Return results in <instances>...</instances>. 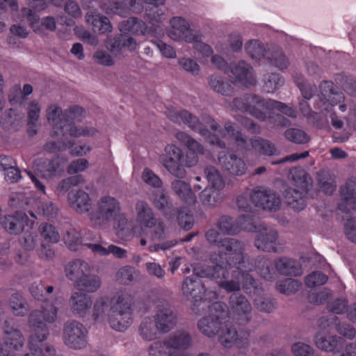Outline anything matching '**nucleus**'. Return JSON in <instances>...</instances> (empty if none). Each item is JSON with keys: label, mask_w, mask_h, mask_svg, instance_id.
<instances>
[{"label": "nucleus", "mask_w": 356, "mask_h": 356, "mask_svg": "<svg viewBox=\"0 0 356 356\" xmlns=\"http://www.w3.org/2000/svg\"><path fill=\"white\" fill-rule=\"evenodd\" d=\"M169 118L178 124L187 125L193 131L204 137L210 144L219 148L223 149L226 147V143L222 139L227 134L234 140L239 149L250 151L252 148L251 138L248 139L241 129L231 122H226L222 129L210 115H202L200 121L197 116L186 110L170 111Z\"/></svg>", "instance_id": "1"}, {"label": "nucleus", "mask_w": 356, "mask_h": 356, "mask_svg": "<svg viewBox=\"0 0 356 356\" xmlns=\"http://www.w3.org/2000/svg\"><path fill=\"white\" fill-rule=\"evenodd\" d=\"M226 260L228 264H214L215 266L210 268L211 277L220 279V288L227 292L238 291L241 288L249 296L261 293V283L250 274V272L257 269L256 264L250 261L245 252L242 253V259L238 261H235L234 258Z\"/></svg>", "instance_id": "2"}, {"label": "nucleus", "mask_w": 356, "mask_h": 356, "mask_svg": "<svg viewBox=\"0 0 356 356\" xmlns=\"http://www.w3.org/2000/svg\"><path fill=\"white\" fill-rule=\"evenodd\" d=\"M53 291L52 286H45L42 310H34L30 314L29 323L32 330L29 340L30 353H26L24 356H55L56 350L51 345L42 344V341L46 340L49 335L46 322H54L57 316V308L54 304H49L46 297Z\"/></svg>", "instance_id": "3"}, {"label": "nucleus", "mask_w": 356, "mask_h": 356, "mask_svg": "<svg viewBox=\"0 0 356 356\" xmlns=\"http://www.w3.org/2000/svg\"><path fill=\"white\" fill-rule=\"evenodd\" d=\"M205 237L211 245L218 247L220 250L211 254L210 260L213 264L225 265L227 259L234 258L236 260L242 259V253L245 251V245L241 241L232 238H220V233L215 229H209Z\"/></svg>", "instance_id": "4"}, {"label": "nucleus", "mask_w": 356, "mask_h": 356, "mask_svg": "<svg viewBox=\"0 0 356 356\" xmlns=\"http://www.w3.org/2000/svg\"><path fill=\"white\" fill-rule=\"evenodd\" d=\"M257 273L260 276L268 281L275 280L277 274L284 276L298 277L302 274V266L297 260L288 257H280L275 260L273 264L268 258L261 256L254 261Z\"/></svg>", "instance_id": "5"}, {"label": "nucleus", "mask_w": 356, "mask_h": 356, "mask_svg": "<svg viewBox=\"0 0 356 356\" xmlns=\"http://www.w3.org/2000/svg\"><path fill=\"white\" fill-rule=\"evenodd\" d=\"M85 110L77 105L70 106L61 115L59 120L54 124L51 132V137L65 136L67 134L74 138L93 135L95 129L88 127H77L75 121H80L83 117Z\"/></svg>", "instance_id": "6"}, {"label": "nucleus", "mask_w": 356, "mask_h": 356, "mask_svg": "<svg viewBox=\"0 0 356 356\" xmlns=\"http://www.w3.org/2000/svg\"><path fill=\"white\" fill-rule=\"evenodd\" d=\"M251 203L264 210L276 211L280 207L281 200L273 191L257 186L251 192L250 198L245 194L237 197L236 204L243 211H250Z\"/></svg>", "instance_id": "7"}, {"label": "nucleus", "mask_w": 356, "mask_h": 356, "mask_svg": "<svg viewBox=\"0 0 356 356\" xmlns=\"http://www.w3.org/2000/svg\"><path fill=\"white\" fill-rule=\"evenodd\" d=\"M132 297L125 291H120L112 299L111 309L114 313L109 318V324L112 329L124 332L133 322Z\"/></svg>", "instance_id": "8"}, {"label": "nucleus", "mask_w": 356, "mask_h": 356, "mask_svg": "<svg viewBox=\"0 0 356 356\" xmlns=\"http://www.w3.org/2000/svg\"><path fill=\"white\" fill-rule=\"evenodd\" d=\"M309 175L303 170L298 172V175H293V179L298 188H288L284 192L286 204L293 210L300 211L307 205V195L309 191Z\"/></svg>", "instance_id": "9"}, {"label": "nucleus", "mask_w": 356, "mask_h": 356, "mask_svg": "<svg viewBox=\"0 0 356 356\" xmlns=\"http://www.w3.org/2000/svg\"><path fill=\"white\" fill-rule=\"evenodd\" d=\"M228 316L223 321L225 330L219 335L220 343L225 348L231 347L234 343L239 349H247L249 346L250 331L246 325H238Z\"/></svg>", "instance_id": "10"}, {"label": "nucleus", "mask_w": 356, "mask_h": 356, "mask_svg": "<svg viewBox=\"0 0 356 356\" xmlns=\"http://www.w3.org/2000/svg\"><path fill=\"white\" fill-rule=\"evenodd\" d=\"M209 316L202 318L198 321L200 330L207 337L216 334L222 325L223 321L227 317V306L221 302H214L209 306Z\"/></svg>", "instance_id": "11"}, {"label": "nucleus", "mask_w": 356, "mask_h": 356, "mask_svg": "<svg viewBox=\"0 0 356 356\" xmlns=\"http://www.w3.org/2000/svg\"><path fill=\"white\" fill-rule=\"evenodd\" d=\"M120 211L118 200L111 196L105 195L98 201L97 209L89 213L90 219L94 226L100 227L115 217Z\"/></svg>", "instance_id": "12"}, {"label": "nucleus", "mask_w": 356, "mask_h": 356, "mask_svg": "<svg viewBox=\"0 0 356 356\" xmlns=\"http://www.w3.org/2000/svg\"><path fill=\"white\" fill-rule=\"evenodd\" d=\"M209 274L210 267H207L206 269H202L201 271H199L197 266L193 268V274L186 277L182 284L183 293L188 300L194 302L202 301L204 292V285L201 277H211Z\"/></svg>", "instance_id": "13"}, {"label": "nucleus", "mask_w": 356, "mask_h": 356, "mask_svg": "<svg viewBox=\"0 0 356 356\" xmlns=\"http://www.w3.org/2000/svg\"><path fill=\"white\" fill-rule=\"evenodd\" d=\"M264 99L254 94H246L242 97H236L232 102V106L236 110L249 113L260 121L266 119V113L260 110L263 108Z\"/></svg>", "instance_id": "14"}, {"label": "nucleus", "mask_w": 356, "mask_h": 356, "mask_svg": "<svg viewBox=\"0 0 356 356\" xmlns=\"http://www.w3.org/2000/svg\"><path fill=\"white\" fill-rule=\"evenodd\" d=\"M231 311L228 316L238 325H247L250 319L252 307L248 299L243 295L234 293L229 298Z\"/></svg>", "instance_id": "15"}, {"label": "nucleus", "mask_w": 356, "mask_h": 356, "mask_svg": "<svg viewBox=\"0 0 356 356\" xmlns=\"http://www.w3.org/2000/svg\"><path fill=\"white\" fill-rule=\"evenodd\" d=\"M321 96L317 97L314 108L320 113L330 112L332 108L340 104L344 97L342 94H334V83L330 81H323L319 86Z\"/></svg>", "instance_id": "16"}, {"label": "nucleus", "mask_w": 356, "mask_h": 356, "mask_svg": "<svg viewBox=\"0 0 356 356\" xmlns=\"http://www.w3.org/2000/svg\"><path fill=\"white\" fill-rule=\"evenodd\" d=\"M175 137L188 149L186 155L183 154L182 156L181 168L195 166L198 162V155L204 154V147L185 132L179 131L176 134Z\"/></svg>", "instance_id": "17"}, {"label": "nucleus", "mask_w": 356, "mask_h": 356, "mask_svg": "<svg viewBox=\"0 0 356 356\" xmlns=\"http://www.w3.org/2000/svg\"><path fill=\"white\" fill-rule=\"evenodd\" d=\"M88 332L80 323L73 321L65 324L63 330V340L66 346L74 349L86 346Z\"/></svg>", "instance_id": "18"}, {"label": "nucleus", "mask_w": 356, "mask_h": 356, "mask_svg": "<svg viewBox=\"0 0 356 356\" xmlns=\"http://www.w3.org/2000/svg\"><path fill=\"white\" fill-rule=\"evenodd\" d=\"M165 152L166 154L162 158L163 165L172 175L183 178L186 171L181 168L182 150L173 144H168L165 147Z\"/></svg>", "instance_id": "19"}, {"label": "nucleus", "mask_w": 356, "mask_h": 356, "mask_svg": "<svg viewBox=\"0 0 356 356\" xmlns=\"http://www.w3.org/2000/svg\"><path fill=\"white\" fill-rule=\"evenodd\" d=\"M0 224L6 232L16 235L20 234L25 227H31L33 222L29 219L25 212L16 211L13 214L1 217Z\"/></svg>", "instance_id": "20"}, {"label": "nucleus", "mask_w": 356, "mask_h": 356, "mask_svg": "<svg viewBox=\"0 0 356 356\" xmlns=\"http://www.w3.org/2000/svg\"><path fill=\"white\" fill-rule=\"evenodd\" d=\"M218 159L222 168L231 175L242 176L247 171L248 167L243 159L234 153L221 152Z\"/></svg>", "instance_id": "21"}, {"label": "nucleus", "mask_w": 356, "mask_h": 356, "mask_svg": "<svg viewBox=\"0 0 356 356\" xmlns=\"http://www.w3.org/2000/svg\"><path fill=\"white\" fill-rule=\"evenodd\" d=\"M4 348H0V356H17L15 351L24 346V339L21 332L7 326L4 330Z\"/></svg>", "instance_id": "22"}, {"label": "nucleus", "mask_w": 356, "mask_h": 356, "mask_svg": "<svg viewBox=\"0 0 356 356\" xmlns=\"http://www.w3.org/2000/svg\"><path fill=\"white\" fill-rule=\"evenodd\" d=\"M339 193L341 202L338 204V209L350 214L351 210L356 209V181L348 179L346 184L340 187Z\"/></svg>", "instance_id": "23"}, {"label": "nucleus", "mask_w": 356, "mask_h": 356, "mask_svg": "<svg viewBox=\"0 0 356 356\" xmlns=\"http://www.w3.org/2000/svg\"><path fill=\"white\" fill-rule=\"evenodd\" d=\"M277 232L273 228L263 227L257 234L254 245L266 252H277Z\"/></svg>", "instance_id": "24"}, {"label": "nucleus", "mask_w": 356, "mask_h": 356, "mask_svg": "<svg viewBox=\"0 0 356 356\" xmlns=\"http://www.w3.org/2000/svg\"><path fill=\"white\" fill-rule=\"evenodd\" d=\"M170 24L173 29L170 36L174 40L182 39L187 42L195 40L196 35L193 34L188 22L181 17H174L170 19Z\"/></svg>", "instance_id": "25"}, {"label": "nucleus", "mask_w": 356, "mask_h": 356, "mask_svg": "<svg viewBox=\"0 0 356 356\" xmlns=\"http://www.w3.org/2000/svg\"><path fill=\"white\" fill-rule=\"evenodd\" d=\"M67 159L58 155L51 159H47L40 165V171L44 178H52L60 176L64 171Z\"/></svg>", "instance_id": "26"}, {"label": "nucleus", "mask_w": 356, "mask_h": 356, "mask_svg": "<svg viewBox=\"0 0 356 356\" xmlns=\"http://www.w3.org/2000/svg\"><path fill=\"white\" fill-rule=\"evenodd\" d=\"M154 323L159 332L168 333L176 325L177 316L169 307L159 309L154 316Z\"/></svg>", "instance_id": "27"}, {"label": "nucleus", "mask_w": 356, "mask_h": 356, "mask_svg": "<svg viewBox=\"0 0 356 356\" xmlns=\"http://www.w3.org/2000/svg\"><path fill=\"white\" fill-rule=\"evenodd\" d=\"M229 70L235 81L247 86L256 83V79L252 74V67L243 60L237 64L230 65Z\"/></svg>", "instance_id": "28"}, {"label": "nucleus", "mask_w": 356, "mask_h": 356, "mask_svg": "<svg viewBox=\"0 0 356 356\" xmlns=\"http://www.w3.org/2000/svg\"><path fill=\"white\" fill-rule=\"evenodd\" d=\"M165 343L172 350H184L192 345L191 334L184 330H177L165 338Z\"/></svg>", "instance_id": "29"}, {"label": "nucleus", "mask_w": 356, "mask_h": 356, "mask_svg": "<svg viewBox=\"0 0 356 356\" xmlns=\"http://www.w3.org/2000/svg\"><path fill=\"white\" fill-rule=\"evenodd\" d=\"M72 208L79 213L88 211L90 204L89 195L83 190H71L67 195Z\"/></svg>", "instance_id": "30"}, {"label": "nucleus", "mask_w": 356, "mask_h": 356, "mask_svg": "<svg viewBox=\"0 0 356 356\" xmlns=\"http://www.w3.org/2000/svg\"><path fill=\"white\" fill-rule=\"evenodd\" d=\"M136 220L140 226L152 228L156 225V218L150 207L144 201H138L136 204Z\"/></svg>", "instance_id": "31"}, {"label": "nucleus", "mask_w": 356, "mask_h": 356, "mask_svg": "<svg viewBox=\"0 0 356 356\" xmlns=\"http://www.w3.org/2000/svg\"><path fill=\"white\" fill-rule=\"evenodd\" d=\"M86 19L95 32L106 33L112 31L113 26L109 19L100 13L88 12L86 15Z\"/></svg>", "instance_id": "32"}, {"label": "nucleus", "mask_w": 356, "mask_h": 356, "mask_svg": "<svg viewBox=\"0 0 356 356\" xmlns=\"http://www.w3.org/2000/svg\"><path fill=\"white\" fill-rule=\"evenodd\" d=\"M65 271L67 277L76 284L79 279L90 271V266L85 261L76 259L66 265Z\"/></svg>", "instance_id": "33"}, {"label": "nucleus", "mask_w": 356, "mask_h": 356, "mask_svg": "<svg viewBox=\"0 0 356 356\" xmlns=\"http://www.w3.org/2000/svg\"><path fill=\"white\" fill-rule=\"evenodd\" d=\"M172 188L186 204L193 205L195 203L196 196L189 184L181 180H175L172 182Z\"/></svg>", "instance_id": "34"}, {"label": "nucleus", "mask_w": 356, "mask_h": 356, "mask_svg": "<svg viewBox=\"0 0 356 356\" xmlns=\"http://www.w3.org/2000/svg\"><path fill=\"white\" fill-rule=\"evenodd\" d=\"M72 312L80 316L83 315L91 307L90 296L81 292L74 293L70 300Z\"/></svg>", "instance_id": "35"}, {"label": "nucleus", "mask_w": 356, "mask_h": 356, "mask_svg": "<svg viewBox=\"0 0 356 356\" xmlns=\"http://www.w3.org/2000/svg\"><path fill=\"white\" fill-rule=\"evenodd\" d=\"M321 324L326 323L328 326L334 325L336 330L343 337L353 339L356 334L355 328L348 323H341L338 317L335 316L322 317L320 319Z\"/></svg>", "instance_id": "36"}, {"label": "nucleus", "mask_w": 356, "mask_h": 356, "mask_svg": "<svg viewBox=\"0 0 356 356\" xmlns=\"http://www.w3.org/2000/svg\"><path fill=\"white\" fill-rule=\"evenodd\" d=\"M119 29L122 33L143 35L147 29L146 24L136 17H129L119 24Z\"/></svg>", "instance_id": "37"}, {"label": "nucleus", "mask_w": 356, "mask_h": 356, "mask_svg": "<svg viewBox=\"0 0 356 356\" xmlns=\"http://www.w3.org/2000/svg\"><path fill=\"white\" fill-rule=\"evenodd\" d=\"M111 51L121 50L123 48H127L130 51L135 50L136 49V42L127 33H123L122 34L116 35L111 42L108 44Z\"/></svg>", "instance_id": "38"}, {"label": "nucleus", "mask_w": 356, "mask_h": 356, "mask_svg": "<svg viewBox=\"0 0 356 356\" xmlns=\"http://www.w3.org/2000/svg\"><path fill=\"white\" fill-rule=\"evenodd\" d=\"M341 340V338L336 336H322L319 333L315 335L316 346L326 352H334L337 350Z\"/></svg>", "instance_id": "39"}, {"label": "nucleus", "mask_w": 356, "mask_h": 356, "mask_svg": "<svg viewBox=\"0 0 356 356\" xmlns=\"http://www.w3.org/2000/svg\"><path fill=\"white\" fill-rule=\"evenodd\" d=\"M246 53L254 60L267 58L269 54V49H266L261 42L257 40H249L245 45Z\"/></svg>", "instance_id": "40"}, {"label": "nucleus", "mask_w": 356, "mask_h": 356, "mask_svg": "<svg viewBox=\"0 0 356 356\" xmlns=\"http://www.w3.org/2000/svg\"><path fill=\"white\" fill-rule=\"evenodd\" d=\"M266 60L271 65L281 70L286 69L289 65L287 57L283 51L277 47L269 48V54Z\"/></svg>", "instance_id": "41"}, {"label": "nucleus", "mask_w": 356, "mask_h": 356, "mask_svg": "<svg viewBox=\"0 0 356 356\" xmlns=\"http://www.w3.org/2000/svg\"><path fill=\"white\" fill-rule=\"evenodd\" d=\"M209 84L215 92L224 96H231L234 93L232 84L220 76L211 75L209 79Z\"/></svg>", "instance_id": "42"}, {"label": "nucleus", "mask_w": 356, "mask_h": 356, "mask_svg": "<svg viewBox=\"0 0 356 356\" xmlns=\"http://www.w3.org/2000/svg\"><path fill=\"white\" fill-rule=\"evenodd\" d=\"M252 149L261 154L266 156L274 155L276 152L275 145L270 141L259 136L251 138Z\"/></svg>", "instance_id": "43"}, {"label": "nucleus", "mask_w": 356, "mask_h": 356, "mask_svg": "<svg viewBox=\"0 0 356 356\" xmlns=\"http://www.w3.org/2000/svg\"><path fill=\"white\" fill-rule=\"evenodd\" d=\"M76 286L81 291L93 293L100 287L101 280L97 275L86 274L81 279H79Z\"/></svg>", "instance_id": "44"}, {"label": "nucleus", "mask_w": 356, "mask_h": 356, "mask_svg": "<svg viewBox=\"0 0 356 356\" xmlns=\"http://www.w3.org/2000/svg\"><path fill=\"white\" fill-rule=\"evenodd\" d=\"M250 296H255L253 300L254 304L256 308L261 312L270 313L276 307L275 300L271 298L264 297L263 289L260 294H251Z\"/></svg>", "instance_id": "45"}, {"label": "nucleus", "mask_w": 356, "mask_h": 356, "mask_svg": "<svg viewBox=\"0 0 356 356\" xmlns=\"http://www.w3.org/2000/svg\"><path fill=\"white\" fill-rule=\"evenodd\" d=\"M263 108L266 109V111L277 109L282 113L290 118H296L297 115L296 111L293 109L292 107L289 106L288 105L283 102L270 99H264Z\"/></svg>", "instance_id": "46"}, {"label": "nucleus", "mask_w": 356, "mask_h": 356, "mask_svg": "<svg viewBox=\"0 0 356 356\" xmlns=\"http://www.w3.org/2000/svg\"><path fill=\"white\" fill-rule=\"evenodd\" d=\"M10 305L15 316H25L29 308L27 302L19 293H15L10 298Z\"/></svg>", "instance_id": "47"}, {"label": "nucleus", "mask_w": 356, "mask_h": 356, "mask_svg": "<svg viewBox=\"0 0 356 356\" xmlns=\"http://www.w3.org/2000/svg\"><path fill=\"white\" fill-rule=\"evenodd\" d=\"M158 330L150 318H145L140 326L139 332L145 341H152L157 337Z\"/></svg>", "instance_id": "48"}, {"label": "nucleus", "mask_w": 356, "mask_h": 356, "mask_svg": "<svg viewBox=\"0 0 356 356\" xmlns=\"http://www.w3.org/2000/svg\"><path fill=\"white\" fill-rule=\"evenodd\" d=\"M301 286L302 284L299 281L291 278H286L279 281L276 284V288L281 293L289 295L298 291Z\"/></svg>", "instance_id": "49"}, {"label": "nucleus", "mask_w": 356, "mask_h": 356, "mask_svg": "<svg viewBox=\"0 0 356 356\" xmlns=\"http://www.w3.org/2000/svg\"><path fill=\"white\" fill-rule=\"evenodd\" d=\"M99 8L106 15H117L122 17V0H102Z\"/></svg>", "instance_id": "50"}, {"label": "nucleus", "mask_w": 356, "mask_h": 356, "mask_svg": "<svg viewBox=\"0 0 356 356\" xmlns=\"http://www.w3.org/2000/svg\"><path fill=\"white\" fill-rule=\"evenodd\" d=\"M217 227L223 234L234 235L238 232V226L236 222L227 216H222L219 218Z\"/></svg>", "instance_id": "51"}, {"label": "nucleus", "mask_w": 356, "mask_h": 356, "mask_svg": "<svg viewBox=\"0 0 356 356\" xmlns=\"http://www.w3.org/2000/svg\"><path fill=\"white\" fill-rule=\"evenodd\" d=\"M204 173L208 182L211 185L212 188L220 190L224 187V180L216 168L213 166L207 167Z\"/></svg>", "instance_id": "52"}, {"label": "nucleus", "mask_w": 356, "mask_h": 356, "mask_svg": "<svg viewBox=\"0 0 356 356\" xmlns=\"http://www.w3.org/2000/svg\"><path fill=\"white\" fill-rule=\"evenodd\" d=\"M177 220L179 225L185 230H189L193 226V216L187 207H183L179 209Z\"/></svg>", "instance_id": "53"}, {"label": "nucleus", "mask_w": 356, "mask_h": 356, "mask_svg": "<svg viewBox=\"0 0 356 356\" xmlns=\"http://www.w3.org/2000/svg\"><path fill=\"white\" fill-rule=\"evenodd\" d=\"M29 8H23L22 9V15L26 18L30 27L38 34H43V29L39 26L40 17L35 10Z\"/></svg>", "instance_id": "54"}, {"label": "nucleus", "mask_w": 356, "mask_h": 356, "mask_svg": "<svg viewBox=\"0 0 356 356\" xmlns=\"http://www.w3.org/2000/svg\"><path fill=\"white\" fill-rule=\"evenodd\" d=\"M33 92V87L31 85L26 83L23 86L22 90L19 86H16L13 88V90L9 95V101L12 104H22L24 98L31 94Z\"/></svg>", "instance_id": "55"}, {"label": "nucleus", "mask_w": 356, "mask_h": 356, "mask_svg": "<svg viewBox=\"0 0 356 356\" xmlns=\"http://www.w3.org/2000/svg\"><path fill=\"white\" fill-rule=\"evenodd\" d=\"M284 137L289 141L296 144H305L309 140V136L304 131L296 128L286 129Z\"/></svg>", "instance_id": "56"}, {"label": "nucleus", "mask_w": 356, "mask_h": 356, "mask_svg": "<svg viewBox=\"0 0 356 356\" xmlns=\"http://www.w3.org/2000/svg\"><path fill=\"white\" fill-rule=\"evenodd\" d=\"M284 84V79L280 74L271 73L265 76L264 90L266 92H273Z\"/></svg>", "instance_id": "57"}, {"label": "nucleus", "mask_w": 356, "mask_h": 356, "mask_svg": "<svg viewBox=\"0 0 356 356\" xmlns=\"http://www.w3.org/2000/svg\"><path fill=\"white\" fill-rule=\"evenodd\" d=\"M39 231L42 238L47 242L54 243L59 241V234L54 226L51 224L47 222L42 223L39 227Z\"/></svg>", "instance_id": "58"}, {"label": "nucleus", "mask_w": 356, "mask_h": 356, "mask_svg": "<svg viewBox=\"0 0 356 356\" xmlns=\"http://www.w3.org/2000/svg\"><path fill=\"white\" fill-rule=\"evenodd\" d=\"M63 241L70 250L75 251L81 243V236L75 229L70 228L64 235Z\"/></svg>", "instance_id": "59"}, {"label": "nucleus", "mask_w": 356, "mask_h": 356, "mask_svg": "<svg viewBox=\"0 0 356 356\" xmlns=\"http://www.w3.org/2000/svg\"><path fill=\"white\" fill-rule=\"evenodd\" d=\"M171 350L165 343V339L163 341H156L152 343L148 348L149 356H172Z\"/></svg>", "instance_id": "60"}, {"label": "nucleus", "mask_w": 356, "mask_h": 356, "mask_svg": "<svg viewBox=\"0 0 356 356\" xmlns=\"http://www.w3.org/2000/svg\"><path fill=\"white\" fill-rule=\"evenodd\" d=\"M327 281V277L320 271H314L306 276L305 279V284L309 288L323 285Z\"/></svg>", "instance_id": "61"}, {"label": "nucleus", "mask_w": 356, "mask_h": 356, "mask_svg": "<svg viewBox=\"0 0 356 356\" xmlns=\"http://www.w3.org/2000/svg\"><path fill=\"white\" fill-rule=\"evenodd\" d=\"M122 17H127L130 13H140L143 5L139 0H122Z\"/></svg>", "instance_id": "62"}, {"label": "nucleus", "mask_w": 356, "mask_h": 356, "mask_svg": "<svg viewBox=\"0 0 356 356\" xmlns=\"http://www.w3.org/2000/svg\"><path fill=\"white\" fill-rule=\"evenodd\" d=\"M31 202V199L24 193H17L10 197L9 204L13 208L25 209Z\"/></svg>", "instance_id": "63"}, {"label": "nucleus", "mask_w": 356, "mask_h": 356, "mask_svg": "<svg viewBox=\"0 0 356 356\" xmlns=\"http://www.w3.org/2000/svg\"><path fill=\"white\" fill-rule=\"evenodd\" d=\"M136 271L134 267L129 266L122 267L117 273L118 280L122 284H128L134 279Z\"/></svg>", "instance_id": "64"}]
</instances>
